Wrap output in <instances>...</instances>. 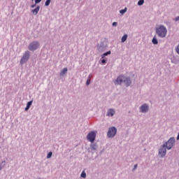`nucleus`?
<instances>
[{
  "instance_id": "obj_1",
  "label": "nucleus",
  "mask_w": 179,
  "mask_h": 179,
  "mask_svg": "<svg viewBox=\"0 0 179 179\" xmlns=\"http://www.w3.org/2000/svg\"><path fill=\"white\" fill-rule=\"evenodd\" d=\"M157 34L162 38H164L167 34V29L163 25H160L156 29Z\"/></svg>"
},
{
  "instance_id": "obj_2",
  "label": "nucleus",
  "mask_w": 179,
  "mask_h": 179,
  "mask_svg": "<svg viewBox=\"0 0 179 179\" xmlns=\"http://www.w3.org/2000/svg\"><path fill=\"white\" fill-rule=\"evenodd\" d=\"M164 145L166 147L167 150H171L176 145V138H170Z\"/></svg>"
},
{
  "instance_id": "obj_3",
  "label": "nucleus",
  "mask_w": 179,
  "mask_h": 179,
  "mask_svg": "<svg viewBox=\"0 0 179 179\" xmlns=\"http://www.w3.org/2000/svg\"><path fill=\"white\" fill-rule=\"evenodd\" d=\"M29 59H30V52L26 51L20 61V64L24 65V64H26Z\"/></svg>"
},
{
  "instance_id": "obj_4",
  "label": "nucleus",
  "mask_w": 179,
  "mask_h": 179,
  "mask_svg": "<svg viewBox=\"0 0 179 179\" xmlns=\"http://www.w3.org/2000/svg\"><path fill=\"white\" fill-rule=\"evenodd\" d=\"M97 135V131H92L87 135V138L89 142L93 143L96 141V136Z\"/></svg>"
},
{
  "instance_id": "obj_5",
  "label": "nucleus",
  "mask_w": 179,
  "mask_h": 179,
  "mask_svg": "<svg viewBox=\"0 0 179 179\" xmlns=\"http://www.w3.org/2000/svg\"><path fill=\"white\" fill-rule=\"evenodd\" d=\"M158 155L159 156H160V157H164V156L167 155V148L164 144L160 145L158 151Z\"/></svg>"
},
{
  "instance_id": "obj_6",
  "label": "nucleus",
  "mask_w": 179,
  "mask_h": 179,
  "mask_svg": "<svg viewBox=\"0 0 179 179\" xmlns=\"http://www.w3.org/2000/svg\"><path fill=\"white\" fill-rule=\"evenodd\" d=\"M117 135V128L112 127L108 129L107 136L108 138H114Z\"/></svg>"
},
{
  "instance_id": "obj_7",
  "label": "nucleus",
  "mask_w": 179,
  "mask_h": 179,
  "mask_svg": "<svg viewBox=\"0 0 179 179\" xmlns=\"http://www.w3.org/2000/svg\"><path fill=\"white\" fill-rule=\"evenodd\" d=\"M139 111L143 114L149 113V105L148 103H143L139 107Z\"/></svg>"
},
{
  "instance_id": "obj_8",
  "label": "nucleus",
  "mask_w": 179,
  "mask_h": 179,
  "mask_svg": "<svg viewBox=\"0 0 179 179\" xmlns=\"http://www.w3.org/2000/svg\"><path fill=\"white\" fill-rule=\"evenodd\" d=\"M124 79L125 76H119L115 81V85H122V83H124Z\"/></svg>"
},
{
  "instance_id": "obj_9",
  "label": "nucleus",
  "mask_w": 179,
  "mask_h": 179,
  "mask_svg": "<svg viewBox=\"0 0 179 179\" xmlns=\"http://www.w3.org/2000/svg\"><path fill=\"white\" fill-rule=\"evenodd\" d=\"M123 83L124 86H126V87H129V86H131V84L132 83V81L131 80V78L129 77L125 76Z\"/></svg>"
},
{
  "instance_id": "obj_10",
  "label": "nucleus",
  "mask_w": 179,
  "mask_h": 179,
  "mask_svg": "<svg viewBox=\"0 0 179 179\" xmlns=\"http://www.w3.org/2000/svg\"><path fill=\"white\" fill-rule=\"evenodd\" d=\"M107 117H114L115 115V109L110 108L108 110L106 113Z\"/></svg>"
},
{
  "instance_id": "obj_11",
  "label": "nucleus",
  "mask_w": 179,
  "mask_h": 179,
  "mask_svg": "<svg viewBox=\"0 0 179 179\" xmlns=\"http://www.w3.org/2000/svg\"><path fill=\"white\" fill-rule=\"evenodd\" d=\"M40 11V6H38L36 8L33 9L31 10L33 15H37V13H38V12Z\"/></svg>"
},
{
  "instance_id": "obj_12",
  "label": "nucleus",
  "mask_w": 179,
  "mask_h": 179,
  "mask_svg": "<svg viewBox=\"0 0 179 179\" xmlns=\"http://www.w3.org/2000/svg\"><path fill=\"white\" fill-rule=\"evenodd\" d=\"M38 48V46L37 45H29L28 47V49L29 50V51H36V50H37Z\"/></svg>"
},
{
  "instance_id": "obj_13",
  "label": "nucleus",
  "mask_w": 179,
  "mask_h": 179,
  "mask_svg": "<svg viewBox=\"0 0 179 179\" xmlns=\"http://www.w3.org/2000/svg\"><path fill=\"white\" fill-rule=\"evenodd\" d=\"M68 72V68H64L60 72V76H64Z\"/></svg>"
},
{
  "instance_id": "obj_14",
  "label": "nucleus",
  "mask_w": 179,
  "mask_h": 179,
  "mask_svg": "<svg viewBox=\"0 0 179 179\" xmlns=\"http://www.w3.org/2000/svg\"><path fill=\"white\" fill-rule=\"evenodd\" d=\"M31 104H33V101H30L27 103V106L25 108V111L29 110V108H30V107H31Z\"/></svg>"
},
{
  "instance_id": "obj_15",
  "label": "nucleus",
  "mask_w": 179,
  "mask_h": 179,
  "mask_svg": "<svg viewBox=\"0 0 179 179\" xmlns=\"http://www.w3.org/2000/svg\"><path fill=\"white\" fill-rule=\"evenodd\" d=\"M111 54V51H108L103 55H101L102 59H104L105 57H107V55H110Z\"/></svg>"
},
{
  "instance_id": "obj_16",
  "label": "nucleus",
  "mask_w": 179,
  "mask_h": 179,
  "mask_svg": "<svg viewBox=\"0 0 179 179\" xmlns=\"http://www.w3.org/2000/svg\"><path fill=\"white\" fill-rule=\"evenodd\" d=\"M127 38H128V35L127 34H124L122 37V43H124V42L127 41Z\"/></svg>"
},
{
  "instance_id": "obj_17",
  "label": "nucleus",
  "mask_w": 179,
  "mask_h": 179,
  "mask_svg": "<svg viewBox=\"0 0 179 179\" xmlns=\"http://www.w3.org/2000/svg\"><path fill=\"white\" fill-rule=\"evenodd\" d=\"M90 148L92 150H96L97 149V144H92Z\"/></svg>"
},
{
  "instance_id": "obj_18",
  "label": "nucleus",
  "mask_w": 179,
  "mask_h": 179,
  "mask_svg": "<svg viewBox=\"0 0 179 179\" xmlns=\"http://www.w3.org/2000/svg\"><path fill=\"white\" fill-rule=\"evenodd\" d=\"M143 3H145V0H139L138 1V6H142V5H143Z\"/></svg>"
},
{
  "instance_id": "obj_19",
  "label": "nucleus",
  "mask_w": 179,
  "mask_h": 179,
  "mask_svg": "<svg viewBox=\"0 0 179 179\" xmlns=\"http://www.w3.org/2000/svg\"><path fill=\"white\" fill-rule=\"evenodd\" d=\"M5 161H3L1 164H0V171L2 170V169H3L5 167Z\"/></svg>"
},
{
  "instance_id": "obj_20",
  "label": "nucleus",
  "mask_w": 179,
  "mask_h": 179,
  "mask_svg": "<svg viewBox=\"0 0 179 179\" xmlns=\"http://www.w3.org/2000/svg\"><path fill=\"white\" fill-rule=\"evenodd\" d=\"M80 177H82V178H86V172L85 171H82Z\"/></svg>"
},
{
  "instance_id": "obj_21",
  "label": "nucleus",
  "mask_w": 179,
  "mask_h": 179,
  "mask_svg": "<svg viewBox=\"0 0 179 179\" xmlns=\"http://www.w3.org/2000/svg\"><path fill=\"white\" fill-rule=\"evenodd\" d=\"M158 41H157V39L156 38V37H154L153 38H152V43L153 44H155V45H156V44H158Z\"/></svg>"
},
{
  "instance_id": "obj_22",
  "label": "nucleus",
  "mask_w": 179,
  "mask_h": 179,
  "mask_svg": "<svg viewBox=\"0 0 179 179\" xmlns=\"http://www.w3.org/2000/svg\"><path fill=\"white\" fill-rule=\"evenodd\" d=\"M101 64H102V65H106V64H107V60H106V59H101Z\"/></svg>"
},
{
  "instance_id": "obj_23",
  "label": "nucleus",
  "mask_w": 179,
  "mask_h": 179,
  "mask_svg": "<svg viewBox=\"0 0 179 179\" xmlns=\"http://www.w3.org/2000/svg\"><path fill=\"white\" fill-rule=\"evenodd\" d=\"M51 157H52V152H50L47 155V159H51Z\"/></svg>"
},
{
  "instance_id": "obj_24",
  "label": "nucleus",
  "mask_w": 179,
  "mask_h": 179,
  "mask_svg": "<svg viewBox=\"0 0 179 179\" xmlns=\"http://www.w3.org/2000/svg\"><path fill=\"white\" fill-rule=\"evenodd\" d=\"M51 3V0H47L45 3V6H48Z\"/></svg>"
},
{
  "instance_id": "obj_25",
  "label": "nucleus",
  "mask_w": 179,
  "mask_h": 179,
  "mask_svg": "<svg viewBox=\"0 0 179 179\" xmlns=\"http://www.w3.org/2000/svg\"><path fill=\"white\" fill-rule=\"evenodd\" d=\"M125 12H127V8L120 10V13H121V15H124V13H125Z\"/></svg>"
},
{
  "instance_id": "obj_26",
  "label": "nucleus",
  "mask_w": 179,
  "mask_h": 179,
  "mask_svg": "<svg viewBox=\"0 0 179 179\" xmlns=\"http://www.w3.org/2000/svg\"><path fill=\"white\" fill-rule=\"evenodd\" d=\"M86 85H87V86H89V85H90V78H88L87 80Z\"/></svg>"
},
{
  "instance_id": "obj_27",
  "label": "nucleus",
  "mask_w": 179,
  "mask_h": 179,
  "mask_svg": "<svg viewBox=\"0 0 179 179\" xmlns=\"http://www.w3.org/2000/svg\"><path fill=\"white\" fill-rule=\"evenodd\" d=\"M136 169H138V164H135V165L134 166L133 171H135V170H136Z\"/></svg>"
},
{
  "instance_id": "obj_28",
  "label": "nucleus",
  "mask_w": 179,
  "mask_h": 179,
  "mask_svg": "<svg viewBox=\"0 0 179 179\" xmlns=\"http://www.w3.org/2000/svg\"><path fill=\"white\" fill-rule=\"evenodd\" d=\"M176 51L177 54H178V55H179V45H178L177 48H176Z\"/></svg>"
},
{
  "instance_id": "obj_29",
  "label": "nucleus",
  "mask_w": 179,
  "mask_h": 179,
  "mask_svg": "<svg viewBox=\"0 0 179 179\" xmlns=\"http://www.w3.org/2000/svg\"><path fill=\"white\" fill-rule=\"evenodd\" d=\"M41 2V0H35V3H40Z\"/></svg>"
},
{
  "instance_id": "obj_30",
  "label": "nucleus",
  "mask_w": 179,
  "mask_h": 179,
  "mask_svg": "<svg viewBox=\"0 0 179 179\" xmlns=\"http://www.w3.org/2000/svg\"><path fill=\"white\" fill-rule=\"evenodd\" d=\"M117 22H113V24H112V25L113 26H117Z\"/></svg>"
},
{
  "instance_id": "obj_31",
  "label": "nucleus",
  "mask_w": 179,
  "mask_h": 179,
  "mask_svg": "<svg viewBox=\"0 0 179 179\" xmlns=\"http://www.w3.org/2000/svg\"><path fill=\"white\" fill-rule=\"evenodd\" d=\"M178 20H179V16L176 17V22H178Z\"/></svg>"
},
{
  "instance_id": "obj_32",
  "label": "nucleus",
  "mask_w": 179,
  "mask_h": 179,
  "mask_svg": "<svg viewBox=\"0 0 179 179\" xmlns=\"http://www.w3.org/2000/svg\"><path fill=\"white\" fill-rule=\"evenodd\" d=\"M35 6H36V4H33L31 6V8H35Z\"/></svg>"
},
{
  "instance_id": "obj_33",
  "label": "nucleus",
  "mask_w": 179,
  "mask_h": 179,
  "mask_svg": "<svg viewBox=\"0 0 179 179\" xmlns=\"http://www.w3.org/2000/svg\"><path fill=\"white\" fill-rule=\"evenodd\" d=\"M34 45H38V43H36V44H34Z\"/></svg>"
},
{
  "instance_id": "obj_34",
  "label": "nucleus",
  "mask_w": 179,
  "mask_h": 179,
  "mask_svg": "<svg viewBox=\"0 0 179 179\" xmlns=\"http://www.w3.org/2000/svg\"><path fill=\"white\" fill-rule=\"evenodd\" d=\"M31 1H34V0H31Z\"/></svg>"
}]
</instances>
